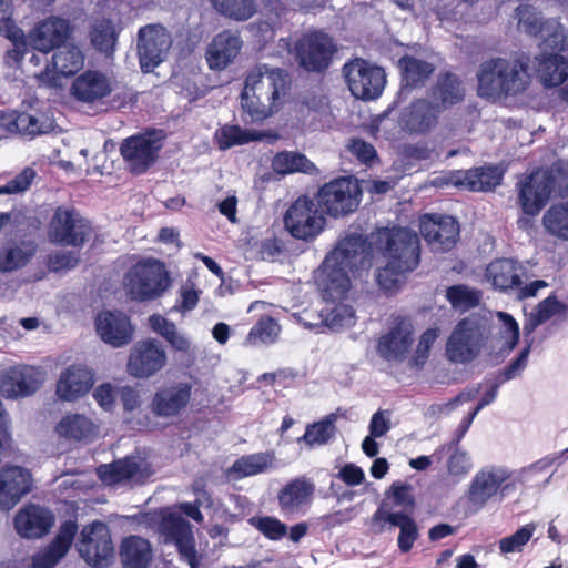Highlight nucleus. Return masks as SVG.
<instances>
[{
	"label": "nucleus",
	"mask_w": 568,
	"mask_h": 568,
	"mask_svg": "<svg viewBox=\"0 0 568 568\" xmlns=\"http://www.w3.org/2000/svg\"><path fill=\"white\" fill-rule=\"evenodd\" d=\"M149 325L152 331L162 336L171 346V348L185 355L187 357V365H191L195 359V347L193 346L190 337L180 332L173 322L159 314L149 317Z\"/></svg>",
	"instance_id": "obj_34"
},
{
	"label": "nucleus",
	"mask_w": 568,
	"mask_h": 568,
	"mask_svg": "<svg viewBox=\"0 0 568 568\" xmlns=\"http://www.w3.org/2000/svg\"><path fill=\"white\" fill-rule=\"evenodd\" d=\"M53 524V514L33 504L20 509L14 517V528L22 538H40L49 532Z\"/></svg>",
	"instance_id": "obj_27"
},
{
	"label": "nucleus",
	"mask_w": 568,
	"mask_h": 568,
	"mask_svg": "<svg viewBox=\"0 0 568 568\" xmlns=\"http://www.w3.org/2000/svg\"><path fill=\"white\" fill-rule=\"evenodd\" d=\"M162 140L161 131L145 132L125 139L120 150L130 171L141 174L153 165L162 148Z\"/></svg>",
	"instance_id": "obj_15"
},
{
	"label": "nucleus",
	"mask_w": 568,
	"mask_h": 568,
	"mask_svg": "<svg viewBox=\"0 0 568 568\" xmlns=\"http://www.w3.org/2000/svg\"><path fill=\"white\" fill-rule=\"evenodd\" d=\"M121 559L125 568H146L151 559V548L148 540L130 536L123 540Z\"/></svg>",
	"instance_id": "obj_45"
},
{
	"label": "nucleus",
	"mask_w": 568,
	"mask_h": 568,
	"mask_svg": "<svg viewBox=\"0 0 568 568\" xmlns=\"http://www.w3.org/2000/svg\"><path fill=\"white\" fill-rule=\"evenodd\" d=\"M440 109L425 99H418L406 106L399 115L400 129L410 134H425L438 123Z\"/></svg>",
	"instance_id": "obj_22"
},
{
	"label": "nucleus",
	"mask_w": 568,
	"mask_h": 568,
	"mask_svg": "<svg viewBox=\"0 0 568 568\" xmlns=\"http://www.w3.org/2000/svg\"><path fill=\"white\" fill-rule=\"evenodd\" d=\"M191 397L192 385L187 382L164 385L154 393L150 409L156 417L174 418L185 410Z\"/></svg>",
	"instance_id": "obj_19"
},
{
	"label": "nucleus",
	"mask_w": 568,
	"mask_h": 568,
	"mask_svg": "<svg viewBox=\"0 0 568 568\" xmlns=\"http://www.w3.org/2000/svg\"><path fill=\"white\" fill-rule=\"evenodd\" d=\"M77 549L89 566L106 568L114 556L109 527L102 521H93L84 526L80 532Z\"/></svg>",
	"instance_id": "obj_9"
},
{
	"label": "nucleus",
	"mask_w": 568,
	"mask_h": 568,
	"mask_svg": "<svg viewBox=\"0 0 568 568\" xmlns=\"http://www.w3.org/2000/svg\"><path fill=\"white\" fill-rule=\"evenodd\" d=\"M521 267L513 260L500 258L491 262L486 268V278L500 291L519 286Z\"/></svg>",
	"instance_id": "obj_41"
},
{
	"label": "nucleus",
	"mask_w": 568,
	"mask_h": 568,
	"mask_svg": "<svg viewBox=\"0 0 568 568\" xmlns=\"http://www.w3.org/2000/svg\"><path fill=\"white\" fill-rule=\"evenodd\" d=\"M284 223L294 237L306 240L322 231L324 217L313 200L300 196L286 211Z\"/></svg>",
	"instance_id": "obj_17"
},
{
	"label": "nucleus",
	"mask_w": 568,
	"mask_h": 568,
	"mask_svg": "<svg viewBox=\"0 0 568 568\" xmlns=\"http://www.w3.org/2000/svg\"><path fill=\"white\" fill-rule=\"evenodd\" d=\"M92 385L93 374L88 367L71 365L61 373L55 393L60 399L73 402L85 395Z\"/></svg>",
	"instance_id": "obj_30"
},
{
	"label": "nucleus",
	"mask_w": 568,
	"mask_h": 568,
	"mask_svg": "<svg viewBox=\"0 0 568 568\" xmlns=\"http://www.w3.org/2000/svg\"><path fill=\"white\" fill-rule=\"evenodd\" d=\"M111 91L110 80L98 71H85L71 85L72 95L79 101L87 103L99 101L108 97Z\"/></svg>",
	"instance_id": "obj_33"
},
{
	"label": "nucleus",
	"mask_w": 568,
	"mask_h": 568,
	"mask_svg": "<svg viewBox=\"0 0 568 568\" xmlns=\"http://www.w3.org/2000/svg\"><path fill=\"white\" fill-rule=\"evenodd\" d=\"M412 486L402 481H395L388 493V498L393 499V504L399 507H412L414 505V497L412 494Z\"/></svg>",
	"instance_id": "obj_62"
},
{
	"label": "nucleus",
	"mask_w": 568,
	"mask_h": 568,
	"mask_svg": "<svg viewBox=\"0 0 568 568\" xmlns=\"http://www.w3.org/2000/svg\"><path fill=\"white\" fill-rule=\"evenodd\" d=\"M336 47L329 36L314 31L304 34L295 44L296 59L307 71L321 72L331 64Z\"/></svg>",
	"instance_id": "obj_16"
},
{
	"label": "nucleus",
	"mask_w": 568,
	"mask_h": 568,
	"mask_svg": "<svg viewBox=\"0 0 568 568\" xmlns=\"http://www.w3.org/2000/svg\"><path fill=\"white\" fill-rule=\"evenodd\" d=\"M547 233L568 242V202L551 205L542 216Z\"/></svg>",
	"instance_id": "obj_46"
},
{
	"label": "nucleus",
	"mask_w": 568,
	"mask_h": 568,
	"mask_svg": "<svg viewBox=\"0 0 568 568\" xmlns=\"http://www.w3.org/2000/svg\"><path fill=\"white\" fill-rule=\"evenodd\" d=\"M97 471L100 479L106 485H116L123 481L139 483L144 478L141 463L130 457L101 465Z\"/></svg>",
	"instance_id": "obj_36"
},
{
	"label": "nucleus",
	"mask_w": 568,
	"mask_h": 568,
	"mask_svg": "<svg viewBox=\"0 0 568 568\" xmlns=\"http://www.w3.org/2000/svg\"><path fill=\"white\" fill-rule=\"evenodd\" d=\"M536 72L545 87H557L568 78V60L558 52H542L535 58Z\"/></svg>",
	"instance_id": "obj_37"
},
{
	"label": "nucleus",
	"mask_w": 568,
	"mask_h": 568,
	"mask_svg": "<svg viewBox=\"0 0 568 568\" xmlns=\"http://www.w3.org/2000/svg\"><path fill=\"white\" fill-rule=\"evenodd\" d=\"M32 241H11L0 251V272L9 273L24 267L36 254Z\"/></svg>",
	"instance_id": "obj_39"
},
{
	"label": "nucleus",
	"mask_w": 568,
	"mask_h": 568,
	"mask_svg": "<svg viewBox=\"0 0 568 568\" xmlns=\"http://www.w3.org/2000/svg\"><path fill=\"white\" fill-rule=\"evenodd\" d=\"M531 351V343H529L518 355L516 359H514L498 376L499 383H505L507 381L514 379L521 374V372L526 368L528 363V357Z\"/></svg>",
	"instance_id": "obj_61"
},
{
	"label": "nucleus",
	"mask_w": 568,
	"mask_h": 568,
	"mask_svg": "<svg viewBox=\"0 0 568 568\" xmlns=\"http://www.w3.org/2000/svg\"><path fill=\"white\" fill-rule=\"evenodd\" d=\"M395 527H398L400 530L397 539L398 548L402 552L409 551L418 537V528L415 520L404 511H398L393 528Z\"/></svg>",
	"instance_id": "obj_56"
},
{
	"label": "nucleus",
	"mask_w": 568,
	"mask_h": 568,
	"mask_svg": "<svg viewBox=\"0 0 568 568\" xmlns=\"http://www.w3.org/2000/svg\"><path fill=\"white\" fill-rule=\"evenodd\" d=\"M77 532L75 521L62 523L52 542L32 557V568H53L68 554Z\"/></svg>",
	"instance_id": "obj_28"
},
{
	"label": "nucleus",
	"mask_w": 568,
	"mask_h": 568,
	"mask_svg": "<svg viewBox=\"0 0 568 568\" xmlns=\"http://www.w3.org/2000/svg\"><path fill=\"white\" fill-rule=\"evenodd\" d=\"M118 40V31L110 20L97 21L91 31V42L100 51H113Z\"/></svg>",
	"instance_id": "obj_53"
},
{
	"label": "nucleus",
	"mask_w": 568,
	"mask_h": 568,
	"mask_svg": "<svg viewBox=\"0 0 568 568\" xmlns=\"http://www.w3.org/2000/svg\"><path fill=\"white\" fill-rule=\"evenodd\" d=\"M60 437L74 440H91L98 434V425L83 414H67L55 426Z\"/></svg>",
	"instance_id": "obj_40"
},
{
	"label": "nucleus",
	"mask_w": 568,
	"mask_h": 568,
	"mask_svg": "<svg viewBox=\"0 0 568 568\" xmlns=\"http://www.w3.org/2000/svg\"><path fill=\"white\" fill-rule=\"evenodd\" d=\"M510 469L501 465H487L473 477L467 500L474 511L483 509L489 501H501L514 493Z\"/></svg>",
	"instance_id": "obj_6"
},
{
	"label": "nucleus",
	"mask_w": 568,
	"mask_h": 568,
	"mask_svg": "<svg viewBox=\"0 0 568 568\" xmlns=\"http://www.w3.org/2000/svg\"><path fill=\"white\" fill-rule=\"evenodd\" d=\"M343 75L351 93L362 100L378 98L386 83L384 70L361 58L345 63Z\"/></svg>",
	"instance_id": "obj_8"
},
{
	"label": "nucleus",
	"mask_w": 568,
	"mask_h": 568,
	"mask_svg": "<svg viewBox=\"0 0 568 568\" xmlns=\"http://www.w3.org/2000/svg\"><path fill=\"white\" fill-rule=\"evenodd\" d=\"M240 49L241 41L236 34L230 31L221 32L212 40L206 51L209 67L214 70L225 69L237 55Z\"/></svg>",
	"instance_id": "obj_35"
},
{
	"label": "nucleus",
	"mask_w": 568,
	"mask_h": 568,
	"mask_svg": "<svg viewBox=\"0 0 568 568\" xmlns=\"http://www.w3.org/2000/svg\"><path fill=\"white\" fill-rule=\"evenodd\" d=\"M91 234L90 223L72 207L60 206L50 222L49 239L61 245L81 246Z\"/></svg>",
	"instance_id": "obj_14"
},
{
	"label": "nucleus",
	"mask_w": 568,
	"mask_h": 568,
	"mask_svg": "<svg viewBox=\"0 0 568 568\" xmlns=\"http://www.w3.org/2000/svg\"><path fill=\"white\" fill-rule=\"evenodd\" d=\"M478 93L497 99L524 92L530 83L527 64L520 60L495 58L480 64L477 73Z\"/></svg>",
	"instance_id": "obj_4"
},
{
	"label": "nucleus",
	"mask_w": 568,
	"mask_h": 568,
	"mask_svg": "<svg viewBox=\"0 0 568 568\" xmlns=\"http://www.w3.org/2000/svg\"><path fill=\"white\" fill-rule=\"evenodd\" d=\"M222 14L235 20H247L256 11L253 0H210Z\"/></svg>",
	"instance_id": "obj_54"
},
{
	"label": "nucleus",
	"mask_w": 568,
	"mask_h": 568,
	"mask_svg": "<svg viewBox=\"0 0 568 568\" xmlns=\"http://www.w3.org/2000/svg\"><path fill=\"white\" fill-rule=\"evenodd\" d=\"M159 532L164 542L174 544L191 568L197 567L194 537L189 521L174 509L168 508L159 514Z\"/></svg>",
	"instance_id": "obj_13"
},
{
	"label": "nucleus",
	"mask_w": 568,
	"mask_h": 568,
	"mask_svg": "<svg viewBox=\"0 0 568 568\" xmlns=\"http://www.w3.org/2000/svg\"><path fill=\"white\" fill-rule=\"evenodd\" d=\"M272 168L278 174L311 173L315 169L304 154L291 151L277 153L273 159Z\"/></svg>",
	"instance_id": "obj_49"
},
{
	"label": "nucleus",
	"mask_w": 568,
	"mask_h": 568,
	"mask_svg": "<svg viewBox=\"0 0 568 568\" xmlns=\"http://www.w3.org/2000/svg\"><path fill=\"white\" fill-rule=\"evenodd\" d=\"M517 28L529 36H539L545 48L561 51L565 47L566 34L562 26L556 19L544 20L540 12L529 4L517 8Z\"/></svg>",
	"instance_id": "obj_12"
},
{
	"label": "nucleus",
	"mask_w": 568,
	"mask_h": 568,
	"mask_svg": "<svg viewBox=\"0 0 568 568\" xmlns=\"http://www.w3.org/2000/svg\"><path fill=\"white\" fill-rule=\"evenodd\" d=\"M420 233L434 251H449L459 235L457 221L448 215H426L420 221Z\"/></svg>",
	"instance_id": "obj_20"
},
{
	"label": "nucleus",
	"mask_w": 568,
	"mask_h": 568,
	"mask_svg": "<svg viewBox=\"0 0 568 568\" xmlns=\"http://www.w3.org/2000/svg\"><path fill=\"white\" fill-rule=\"evenodd\" d=\"M288 88L290 79L284 70L258 65L246 78L242 108L252 121H262L278 111Z\"/></svg>",
	"instance_id": "obj_3"
},
{
	"label": "nucleus",
	"mask_w": 568,
	"mask_h": 568,
	"mask_svg": "<svg viewBox=\"0 0 568 568\" xmlns=\"http://www.w3.org/2000/svg\"><path fill=\"white\" fill-rule=\"evenodd\" d=\"M371 252H378L386 264L378 267L376 281L386 292H393L402 284L406 273L419 263V240L406 227L381 229L371 235Z\"/></svg>",
	"instance_id": "obj_2"
},
{
	"label": "nucleus",
	"mask_w": 568,
	"mask_h": 568,
	"mask_svg": "<svg viewBox=\"0 0 568 568\" xmlns=\"http://www.w3.org/2000/svg\"><path fill=\"white\" fill-rule=\"evenodd\" d=\"M414 343V326L409 320L402 318L378 339L377 352L388 362H402Z\"/></svg>",
	"instance_id": "obj_21"
},
{
	"label": "nucleus",
	"mask_w": 568,
	"mask_h": 568,
	"mask_svg": "<svg viewBox=\"0 0 568 568\" xmlns=\"http://www.w3.org/2000/svg\"><path fill=\"white\" fill-rule=\"evenodd\" d=\"M43 383V374L29 366L8 369L0 381V390L8 398L23 397L34 393Z\"/></svg>",
	"instance_id": "obj_25"
},
{
	"label": "nucleus",
	"mask_w": 568,
	"mask_h": 568,
	"mask_svg": "<svg viewBox=\"0 0 568 568\" xmlns=\"http://www.w3.org/2000/svg\"><path fill=\"white\" fill-rule=\"evenodd\" d=\"M496 317L500 324L498 336L495 337L496 346L501 351H513L519 339V326L515 318L505 312H497Z\"/></svg>",
	"instance_id": "obj_51"
},
{
	"label": "nucleus",
	"mask_w": 568,
	"mask_h": 568,
	"mask_svg": "<svg viewBox=\"0 0 568 568\" xmlns=\"http://www.w3.org/2000/svg\"><path fill=\"white\" fill-rule=\"evenodd\" d=\"M254 135L239 125L225 124L215 132V140L221 150L245 144L254 140Z\"/></svg>",
	"instance_id": "obj_55"
},
{
	"label": "nucleus",
	"mask_w": 568,
	"mask_h": 568,
	"mask_svg": "<svg viewBox=\"0 0 568 568\" xmlns=\"http://www.w3.org/2000/svg\"><path fill=\"white\" fill-rule=\"evenodd\" d=\"M168 364L164 345L155 338L136 342L130 349L126 372L134 378L148 379L160 373Z\"/></svg>",
	"instance_id": "obj_11"
},
{
	"label": "nucleus",
	"mask_w": 568,
	"mask_h": 568,
	"mask_svg": "<svg viewBox=\"0 0 568 568\" xmlns=\"http://www.w3.org/2000/svg\"><path fill=\"white\" fill-rule=\"evenodd\" d=\"M70 31L69 22L59 17H49L29 32V44L43 53L59 48L68 38Z\"/></svg>",
	"instance_id": "obj_24"
},
{
	"label": "nucleus",
	"mask_w": 568,
	"mask_h": 568,
	"mask_svg": "<svg viewBox=\"0 0 568 568\" xmlns=\"http://www.w3.org/2000/svg\"><path fill=\"white\" fill-rule=\"evenodd\" d=\"M138 54L143 72L161 64L171 47V37L160 24H149L139 30Z\"/></svg>",
	"instance_id": "obj_18"
},
{
	"label": "nucleus",
	"mask_w": 568,
	"mask_h": 568,
	"mask_svg": "<svg viewBox=\"0 0 568 568\" xmlns=\"http://www.w3.org/2000/svg\"><path fill=\"white\" fill-rule=\"evenodd\" d=\"M361 189L351 178H338L324 184L317 193L318 205L334 217L344 216L359 204Z\"/></svg>",
	"instance_id": "obj_10"
},
{
	"label": "nucleus",
	"mask_w": 568,
	"mask_h": 568,
	"mask_svg": "<svg viewBox=\"0 0 568 568\" xmlns=\"http://www.w3.org/2000/svg\"><path fill=\"white\" fill-rule=\"evenodd\" d=\"M335 420L336 415L331 414L324 419L308 425L300 440H304L310 446L326 444L336 433Z\"/></svg>",
	"instance_id": "obj_52"
},
{
	"label": "nucleus",
	"mask_w": 568,
	"mask_h": 568,
	"mask_svg": "<svg viewBox=\"0 0 568 568\" xmlns=\"http://www.w3.org/2000/svg\"><path fill=\"white\" fill-rule=\"evenodd\" d=\"M32 477L28 469L7 466L0 470V508L10 509L31 490Z\"/></svg>",
	"instance_id": "obj_23"
},
{
	"label": "nucleus",
	"mask_w": 568,
	"mask_h": 568,
	"mask_svg": "<svg viewBox=\"0 0 568 568\" xmlns=\"http://www.w3.org/2000/svg\"><path fill=\"white\" fill-rule=\"evenodd\" d=\"M164 266L158 261L138 263L125 275L124 285L132 298L152 300L168 287Z\"/></svg>",
	"instance_id": "obj_7"
},
{
	"label": "nucleus",
	"mask_w": 568,
	"mask_h": 568,
	"mask_svg": "<svg viewBox=\"0 0 568 568\" xmlns=\"http://www.w3.org/2000/svg\"><path fill=\"white\" fill-rule=\"evenodd\" d=\"M489 335L490 324L486 315L473 314L460 321L447 341L448 359L458 364L471 362L487 344Z\"/></svg>",
	"instance_id": "obj_5"
},
{
	"label": "nucleus",
	"mask_w": 568,
	"mask_h": 568,
	"mask_svg": "<svg viewBox=\"0 0 568 568\" xmlns=\"http://www.w3.org/2000/svg\"><path fill=\"white\" fill-rule=\"evenodd\" d=\"M314 493V485L298 478L285 485L278 493V504L284 513H295L307 504Z\"/></svg>",
	"instance_id": "obj_42"
},
{
	"label": "nucleus",
	"mask_w": 568,
	"mask_h": 568,
	"mask_svg": "<svg viewBox=\"0 0 568 568\" xmlns=\"http://www.w3.org/2000/svg\"><path fill=\"white\" fill-rule=\"evenodd\" d=\"M503 174L497 166H480L454 172L450 182L467 191L488 192L501 183Z\"/></svg>",
	"instance_id": "obj_31"
},
{
	"label": "nucleus",
	"mask_w": 568,
	"mask_h": 568,
	"mask_svg": "<svg viewBox=\"0 0 568 568\" xmlns=\"http://www.w3.org/2000/svg\"><path fill=\"white\" fill-rule=\"evenodd\" d=\"M281 326L272 317H262L248 332L245 344L256 346L260 344H273L277 341Z\"/></svg>",
	"instance_id": "obj_50"
},
{
	"label": "nucleus",
	"mask_w": 568,
	"mask_h": 568,
	"mask_svg": "<svg viewBox=\"0 0 568 568\" xmlns=\"http://www.w3.org/2000/svg\"><path fill=\"white\" fill-rule=\"evenodd\" d=\"M540 171L547 176V183L551 186L554 195H568V163L559 161L549 169Z\"/></svg>",
	"instance_id": "obj_57"
},
{
	"label": "nucleus",
	"mask_w": 568,
	"mask_h": 568,
	"mask_svg": "<svg viewBox=\"0 0 568 568\" xmlns=\"http://www.w3.org/2000/svg\"><path fill=\"white\" fill-rule=\"evenodd\" d=\"M369 266L366 240L359 234H348L337 242L318 268L316 282L325 300V306L320 315L331 329L341 331L355 324V312L352 306L336 301L349 290V274Z\"/></svg>",
	"instance_id": "obj_1"
},
{
	"label": "nucleus",
	"mask_w": 568,
	"mask_h": 568,
	"mask_svg": "<svg viewBox=\"0 0 568 568\" xmlns=\"http://www.w3.org/2000/svg\"><path fill=\"white\" fill-rule=\"evenodd\" d=\"M97 333L100 338L113 346L128 345L133 337V326L129 317L121 312H103L95 321Z\"/></svg>",
	"instance_id": "obj_26"
},
{
	"label": "nucleus",
	"mask_w": 568,
	"mask_h": 568,
	"mask_svg": "<svg viewBox=\"0 0 568 568\" xmlns=\"http://www.w3.org/2000/svg\"><path fill=\"white\" fill-rule=\"evenodd\" d=\"M448 301L455 308L467 310L478 304L479 293L466 285H455L447 290Z\"/></svg>",
	"instance_id": "obj_59"
},
{
	"label": "nucleus",
	"mask_w": 568,
	"mask_h": 568,
	"mask_svg": "<svg viewBox=\"0 0 568 568\" xmlns=\"http://www.w3.org/2000/svg\"><path fill=\"white\" fill-rule=\"evenodd\" d=\"M251 523L268 539L278 540L287 534V526L272 516L252 518Z\"/></svg>",
	"instance_id": "obj_60"
},
{
	"label": "nucleus",
	"mask_w": 568,
	"mask_h": 568,
	"mask_svg": "<svg viewBox=\"0 0 568 568\" xmlns=\"http://www.w3.org/2000/svg\"><path fill=\"white\" fill-rule=\"evenodd\" d=\"M551 195L554 194L551 186L547 183V176L540 170H537L521 183L519 202L526 214L537 215Z\"/></svg>",
	"instance_id": "obj_29"
},
{
	"label": "nucleus",
	"mask_w": 568,
	"mask_h": 568,
	"mask_svg": "<svg viewBox=\"0 0 568 568\" xmlns=\"http://www.w3.org/2000/svg\"><path fill=\"white\" fill-rule=\"evenodd\" d=\"M275 460L273 452L257 453L239 458L229 469V477L239 479L255 476L270 469Z\"/></svg>",
	"instance_id": "obj_44"
},
{
	"label": "nucleus",
	"mask_w": 568,
	"mask_h": 568,
	"mask_svg": "<svg viewBox=\"0 0 568 568\" xmlns=\"http://www.w3.org/2000/svg\"><path fill=\"white\" fill-rule=\"evenodd\" d=\"M471 467V458L467 453L460 450L454 452L447 463V469L454 476L466 475Z\"/></svg>",
	"instance_id": "obj_64"
},
{
	"label": "nucleus",
	"mask_w": 568,
	"mask_h": 568,
	"mask_svg": "<svg viewBox=\"0 0 568 568\" xmlns=\"http://www.w3.org/2000/svg\"><path fill=\"white\" fill-rule=\"evenodd\" d=\"M34 178V171L24 169L16 178L8 181L6 185L0 186V194H13L26 191Z\"/></svg>",
	"instance_id": "obj_63"
},
{
	"label": "nucleus",
	"mask_w": 568,
	"mask_h": 568,
	"mask_svg": "<svg viewBox=\"0 0 568 568\" xmlns=\"http://www.w3.org/2000/svg\"><path fill=\"white\" fill-rule=\"evenodd\" d=\"M465 89L462 82L453 74L439 77L433 97L439 101L444 108L456 104L464 99Z\"/></svg>",
	"instance_id": "obj_48"
},
{
	"label": "nucleus",
	"mask_w": 568,
	"mask_h": 568,
	"mask_svg": "<svg viewBox=\"0 0 568 568\" xmlns=\"http://www.w3.org/2000/svg\"><path fill=\"white\" fill-rule=\"evenodd\" d=\"M55 128L54 120L47 113L38 112L36 114L20 113L10 121L9 130H16L22 135L34 138L41 134H48Z\"/></svg>",
	"instance_id": "obj_43"
},
{
	"label": "nucleus",
	"mask_w": 568,
	"mask_h": 568,
	"mask_svg": "<svg viewBox=\"0 0 568 568\" xmlns=\"http://www.w3.org/2000/svg\"><path fill=\"white\" fill-rule=\"evenodd\" d=\"M398 67L403 74V81L407 87L423 84L434 72L433 64L409 55L399 59Z\"/></svg>",
	"instance_id": "obj_47"
},
{
	"label": "nucleus",
	"mask_w": 568,
	"mask_h": 568,
	"mask_svg": "<svg viewBox=\"0 0 568 568\" xmlns=\"http://www.w3.org/2000/svg\"><path fill=\"white\" fill-rule=\"evenodd\" d=\"M552 458H542L528 467L518 470L510 469V481L514 484V493L518 487L523 488H540L549 484L552 473L548 474V469L552 465Z\"/></svg>",
	"instance_id": "obj_38"
},
{
	"label": "nucleus",
	"mask_w": 568,
	"mask_h": 568,
	"mask_svg": "<svg viewBox=\"0 0 568 568\" xmlns=\"http://www.w3.org/2000/svg\"><path fill=\"white\" fill-rule=\"evenodd\" d=\"M536 530L534 523L527 524L518 529L509 537L499 540V549L501 554H510L521 551L523 547L529 541Z\"/></svg>",
	"instance_id": "obj_58"
},
{
	"label": "nucleus",
	"mask_w": 568,
	"mask_h": 568,
	"mask_svg": "<svg viewBox=\"0 0 568 568\" xmlns=\"http://www.w3.org/2000/svg\"><path fill=\"white\" fill-rule=\"evenodd\" d=\"M84 65V55L75 45H64L52 57L53 72L47 68L39 74V80L47 85L55 84V75L70 77L80 71Z\"/></svg>",
	"instance_id": "obj_32"
}]
</instances>
